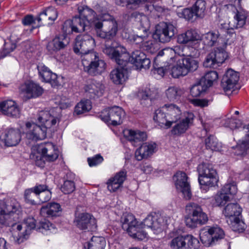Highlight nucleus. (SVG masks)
Masks as SVG:
<instances>
[{
	"mask_svg": "<svg viewBox=\"0 0 249 249\" xmlns=\"http://www.w3.org/2000/svg\"><path fill=\"white\" fill-rule=\"evenodd\" d=\"M24 223L26 225V229L23 232H17V236H15V242L19 244L26 240L31 233V231L36 229L37 231V225L36 219L33 217H29L24 220Z\"/></svg>",
	"mask_w": 249,
	"mask_h": 249,
	"instance_id": "obj_24",
	"label": "nucleus"
},
{
	"mask_svg": "<svg viewBox=\"0 0 249 249\" xmlns=\"http://www.w3.org/2000/svg\"><path fill=\"white\" fill-rule=\"evenodd\" d=\"M182 93L181 89L176 86L170 87L165 91L168 100L173 102L179 100Z\"/></svg>",
	"mask_w": 249,
	"mask_h": 249,
	"instance_id": "obj_46",
	"label": "nucleus"
},
{
	"mask_svg": "<svg viewBox=\"0 0 249 249\" xmlns=\"http://www.w3.org/2000/svg\"><path fill=\"white\" fill-rule=\"evenodd\" d=\"M242 208L237 203H229L225 208L223 213L225 216L231 219V217H238L241 214Z\"/></svg>",
	"mask_w": 249,
	"mask_h": 249,
	"instance_id": "obj_41",
	"label": "nucleus"
},
{
	"mask_svg": "<svg viewBox=\"0 0 249 249\" xmlns=\"http://www.w3.org/2000/svg\"><path fill=\"white\" fill-rule=\"evenodd\" d=\"M37 121L46 130L51 133L53 132L56 124L59 122L58 119L52 115L49 112L41 111L37 115Z\"/></svg>",
	"mask_w": 249,
	"mask_h": 249,
	"instance_id": "obj_20",
	"label": "nucleus"
},
{
	"mask_svg": "<svg viewBox=\"0 0 249 249\" xmlns=\"http://www.w3.org/2000/svg\"><path fill=\"white\" fill-rule=\"evenodd\" d=\"M142 0H115V3L119 6L125 7L127 10H134L140 6ZM149 1L151 0H143Z\"/></svg>",
	"mask_w": 249,
	"mask_h": 249,
	"instance_id": "obj_43",
	"label": "nucleus"
},
{
	"mask_svg": "<svg viewBox=\"0 0 249 249\" xmlns=\"http://www.w3.org/2000/svg\"><path fill=\"white\" fill-rule=\"evenodd\" d=\"M234 155L240 156H244L247 154V151L249 149V142L244 141L241 143L238 144L235 147L232 148Z\"/></svg>",
	"mask_w": 249,
	"mask_h": 249,
	"instance_id": "obj_60",
	"label": "nucleus"
},
{
	"mask_svg": "<svg viewBox=\"0 0 249 249\" xmlns=\"http://www.w3.org/2000/svg\"><path fill=\"white\" fill-rule=\"evenodd\" d=\"M103 51L118 65H125L129 58V53L125 52L124 48L115 41L111 42L110 45L105 44Z\"/></svg>",
	"mask_w": 249,
	"mask_h": 249,
	"instance_id": "obj_7",
	"label": "nucleus"
},
{
	"mask_svg": "<svg viewBox=\"0 0 249 249\" xmlns=\"http://www.w3.org/2000/svg\"><path fill=\"white\" fill-rule=\"evenodd\" d=\"M57 16L58 13L56 9L53 7H50L46 8L39 14L37 21L38 22L43 21L45 22H53L57 18Z\"/></svg>",
	"mask_w": 249,
	"mask_h": 249,
	"instance_id": "obj_36",
	"label": "nucleus"
},
{
	"mask_svg": "<svg viewBox=\"0 0 249 249\" xmlns=\"http://www.w3.org/2000/svg\"><path fill=\"white\" fill-rule=\"evenodd\" d=\"M95 45L94 39L89 35H79L75 38L73 51L82 56L92 51Z\"/></svg>",
	"mask_w": 249,
	"mask_h": 249,
	"instance_id": "obj_11",
	"label": "nucleus"
},
{
	"mask_svg": "<svg viewBox=\"0 0 249 249\" xmlns=\"http://www.w3.org/2000/svg\"><path fill=\"white\" fill-rule=\"evenodd\" d=\"M230 225L231 229L238 232H242L245 230V223L242 220L239 219V217H231V219L230 220Z\"/></svg>",
	"mask_w": 249,
	"mask_h": 249,
	"instance_id": "obj_57",
	"label": "nucleus"
},
{
	"mask_svg": "<svg viewBox=\"0 0 249 249\" xmlns=\"http://www.w3.org/2000/svg\"><path fill=\"white\" fill-rule=\"evenodd\" d=\"M106 246V241L101 237H92L90 241L88 243V249H104Z\"/></svg>",
	"mask_w": 249,
	"mask_h": 249,
	"instance_id": "obj_55",
	"label": "nucleus"
},
{
	"mask_svg": "<svg viewBox=\"0 0 249 249\" xmlns=\"http://www.w3.org/2000/svg\"><path fill=\"white\" fill-rule=\"evenodd\" d=\"M84 70L89 75L101 74L106 69V63L99 57L98 53L92 51L81 56Z\"/></svg>",
	"mask_w": 249,
	"mask_h": 249,
	"instance_id": "obj_4",
	"label": "nucleus"
},
{
	"mask_svg": "<svg viewBox=\"0 0 249 249\" xmlns=\"http://www.w3.org/2000/svg\"><path fill=\"white\" fill-rule=\"evenodd\" d=\"M153 119L161 127L166 129L170 127H168L167 124L168 121L167 117V112L165 110H163V106L155 111Z\"/></svg>",
	"mask_w": 249,
	"mask_h": 249,
	"instance_id": "obj_39",
	"label": "nucleus"
},
{
	"mask_svg": "<svg viewBox=\"0 0 249 249\" xmlns=\"http://www.w3.org/2000/svg\"><path fill=\"white\" fill-rule=\"evenodd\" d=\"M37 155L33 156L36 166L42 168L45 164V161L53 162L59 156V151L55 146L51 142H42L37 145Z\"/></svg>",
	"mask_w": 249,
	"mask_h": 249,
	"instance_id": "obj_2",
	"label": "nucleus"
},
{
	"mask_svg": "<svg viewBox=\"0 0 249 249\" xmlns=\"http://www.w3.org/2000/svg\"><path fill=\"white\" fill-rule=\"evenodd\" d=\"M219 34L213 32H209L202 36V40L204 44L209 47H213L218 44Z\"/></svg>",
	"mask_w": 249,
	"mask_h": 249,
	"instance_id": "obj_42",
	"label": "nucleus"
},
{
	"mask_svg": "<svg viewBox=\"0 0 249 249\" xmlns=\"http://www.w3.org/2000/svg\"><path fill=\"white\" fill-rule=\"evenodd\" d=\"M52 230H54V227L49 221L46 219L40 221L37 225V231L43 233Z\"/></svg>",
	"mask_w": 249,
	"mask_h": 249,
	"instance_id": "obj_63",
	"label": "nucleus"
},
{
	"mask_svg": "<svg viewBox=\"0 0 249 249\" xmlns=\"http://www.w3.org/2000/svg\"><path fill=\"white\" fill-rule=\"evenodd\" d=\"M69 40L65 35H59L48 42L47 49L51 53L57 52L65 48L69 43Z\"/></svg>",
	"mask_w": 249,
	"mask_h": 249,
	"instance_id": "obj_25",
	"label": "nucleus"
},
{
	"mask_svg": "<svg viewBox=\"0 0 249 249\" xmlns=\"http://www.w3.org/2000/svg\"><path fill=\"white\" fill-rule=\"evenodd\" d=\"M24 197L26 203L32 205L39 204L38 196L33 188L26 189L24 191Z\"/></svg>",
	"mask_w": 249,
	"mask_h": 249,
	"instance_id": "obj_54",
	"label": "nucleus"
},
{
	"mask_svg": "<svg viewBox=\"0 0 249 249\" xmlns=\"http://www.w3.org/2000/svg\"><path fill=\"white\" fill-rule=\"evenodd\" d=\"M118 65L119 66L111 71L109 74V78L114 84L122 85L125 83L128 78L127 64Z\"/></svg>",
	"mask_w": 249,
	"mask_h": 249,
	"instance_id": "obj_21",
	"label": "nucleus"
},
{
	"mask_svg": "<svg viewBox=\"0 0 249 249\" xmlns=\"http://www.w3.org/2000/svg\"><path fill=\"white\" fill-rule=\"evenodd\" d=\"M179 64L182 65V67L186 70L187 73L189 72L194 71L198 68V62L190 54H188L187 56L179 59Z\"/></svg>",
	"mask_w": 249,
	"mask_h": 249,
	"instance_id": "obj_37",
	"label": "nucleus"
},
{
	"mask_svg": "<svg viewBox=\"0 0 249 249\" xmlns=\"http://www.w3.org/2000/svg\"><path fill=\"white\" fill-rule=\"evenodd\" d=\"M37 68L39 75L42 78V81L50 83L53 88L57 87L60 85L57 75L53 73L48 68L44 65H40L37 66Z\"/></svg>",
	"mask_w": 249,
	"mask_h": 249,
	"instance_id": "obj_23",
	"label": "nucleus"
},
{
	"mask_svg": "<svg viewBox=\"0 0 249 249\" xmlns=\"http://www.w3.org/2000/svg\"><path fill=\"white\" fill-rule=\"evenodd\" d=\"M185 212L187 214L185 223L189 228H195L206 224L208 221L207 214L197 203L192 202L188 203L185 207Z\"/></svg>",
	"mask_w": 249,
	"mask_h": 249,
	"instance_id": "obj_1",
	"label": "nucleus"
},
{
	"mask_svg": "<svg viewBox=\"0 0 249 249\" xmlns=\"http://www.w3.org/2000/svg\"><path fill=\"white\" fill-rule=\"evenodd\" d=\"M126 178V172L121 170L116 173L115 176L111 178L107 182V188L110 192H115L123 185Z\"/></svg>",
	"mask_w": 249,
	"mask_h": 249,
	"instance_id": "obj_31",
	"label": "nucleus"
},
{
	"mask_svg": "<svg viewBox=\"0 0 249 249\" xmlns=\"http://www.w3.org/2000/svg\"><path fill=\"white\" fill-rule=\"evenodd\" d=\"M228 53L222 48L217 47L208 54L203 62L206 68H215L228 58Z\"/></svg>",
	"mask_w": 249,
	"mask_h": 249,
	"instance_id": "obj_12",
	"label": "nucleus"
},
{
	"mask_svg": "<svg viewBox=\"0 0 249 249\" xmlns=\"http://www.w3.org/2000/svg\"><path fill=\"white\" fill-rule=\"evenodd\" d=\"M73 222L81 230L92 231L96 230L97 227L96 219L88 213H81L75 215Z\"/></svg>",
	"mask_w": 249,
	"mask_h": 249,
	"instance_id": "obj_14",
	"label": "nucleus"
},
{
	"mask_svg": "<svg viewBox=\"0 0 249 249\" xmlns=\"http://www.w3.org/2000/svg\"><path fill=\"white\" fill-rule=\"evenodd\" d=\"M199 39V36L193 30H189L185 33L179 34L177 37V42L180 44H192Z\"/></svg>",
	"mask_w": 249,
	"mask_h": 249,
	"instance_id": "obj_35",
	"label": "nucleus"
},
{
	"mask_svg": "<svg viewBox=\"0 0 249 249\" xmlns=\"http://www.w3.org/2000/svg\"><path fill=\"white\" fill-rule=\"evenodd\" d=\"M145 54L140 50H136L132 52L131 55L129 54V58L126 60V64L129 62L134 64L135 67H137V64L140 63L142 60L145 58Z\"/></svg>",
	"mask_w": 249,
	"mask_h": 249,
	"instance_id": "obj_53",
	"label": "nucleus"
},
{
	"mask_svg": "<svg viewBox=\"0 0 249 249\" xmlns=\"http://www.w3.org/2000/svg\"><path fill=\"white\" fill-rule=\"evenodd\" d=\"M196 14V18H202L206 13V2L204 0H197L192 6Z\"/></svg>",
	"mask_w": 249,
	"mask_h": 249,
	"instance_id": "obj_45",
	"label": "nucleus"
},
{
	"mask_svg": "<svg viewBox=\"0 0 249 249\" xmlns=\"http://www.w3.org/2000/svg\"><path fill=\"white\" fill-rule=\"evenodd\" d=\"M78 11L79 15L84 19H86L88 23L93 19V18L96 17V12L87 6H79Z\"/></svg>",
	"mask_w": 249,
	"mask_h": 249,
	"instance_id": "obj_44",
	"label": "nucleus"
},
{
	"mask_svg": "<svg viewBox=\"0 0 249 249\" xmlns=\"http://www.w3.org/2000/svg\"><path fill=\"white\" fill-rule=\"evenodd\" d=\"M0 140L7 147L16 146L21 140V132L18 128H7L1 134Z\"/></svg>",
	"mask_w": 249,
	"mask_h": 249,
	"instance_id": "obj_16",
	"label": "nucleus"
},
{
	"mask_svg": "<svg viewBox=\"0 0 249 249\" xmlns=\"http://www.w3.org/2000/svg\"><path fill=\"white\" fill-rule=\"evenodd\" d=\"M170 52H172L170 49L165 48L160 51L154 59V66L168 67L169 61L172 59L173 55L170 56Z\"/></svg>",
	"mask_w": 249,
	"mask_h": 249,
	"instance_id": "obj_34",
	"label": "nucleus"
},
{
	"mask_svg": "<svg viewBox=\"0 0 249 249\" xmlns=\"http://www.w3.org/2000/svg\"><path fill=\"white\" fill-rule=\"evenodd\" d=\"M91 27L94 30L97 36L100 37V34L103 33V21L99 18L95 17L90 21Z\"/></svg>",
	"mask_w": 249,
	"mask_h": 249,
	"instance_id": "obj_62",
	"label": "nucleus"
},
{
	"mask_svg": "<svg viewBox=\"0 0 249 249\" xmlns=\"http://www.w3.org/2000/svg\"><path fill=\"white\" fill-rule=\"evenodd\" d=\"M188 179L186 174L180 171L177 172L173 177L177 189L182 193L183 198L186 200H189L192 197L191 186Z\"/></svg>",
	"mask_w": 249,
	"mask_h": 249,
	"instance_id": "obj_13",
	"label": "nucleus"
},
{
	"mask_svg": "<svg viewBox=\"0 0 249 249\" xmlns=\"http://www.w3.org/2000/svg\"><path fill=\"white\" fill-rule=\"evenodd\" d=\"M85 95L89 99H94L103 95L105 86L94 79L89 80L84 88Z\"/></svg>",
	"mask_w": 249,
	"mask_h": 249,
	"instance_id": "obj_18",
	"label": "nucleus"
},
{
	"mask_svg": "<svg viewBox=\"0 0 249 249\" xmlns=\"http://www.w3.org/2000/svg\"><path fill=\"white\" fill-rule=\"evenodd\" d=\"M157 151V144L155 142H144L135 151V158L138 160L147 159Z\"/></svg>",
	"mask_w": 249,
	"mask_h": 249,
	"instance_id": "obj_26",
	"label": "nucleus"
},
{
	"mask_svg": "<svg viewBox=\"0 0 249 249\" xmlns=\"http://www.w3.org/2000/svg\"><path fill=\"white\" fill-rule=\"evenodd\" d=\"M142 230L145 227L151 228L154 231L161 229V224L159 221L157 217L152 215H148L143 221L140 223Z\"/></svg>",
	"mask_w": 249,
	"mask_h": 249,
	"instance_id": "obj_38",
	"label": "nucleus"
},
{
	"mask_svg": "<svg viewBox=\"0 0 249 249\" xmlns=\"http://www.w3.org/2000/svg\"><path fill=\"white\" fill-rule=\"evenodd\" d=\"M91 108L90 101L89 100H81L75 107L74 112L80 115L88 112Z\"/></svg>",
	"mask_w": 249,
	"mask_h": 249,
	"instance_id": "obj_56",
	"label": "nucleus"
},
{
	"mask_svg": "<svg viewBox=\"0 0 249 249\" xmlns=\"http://www.w3.org/2000/svg\"><path fill=\"white\" fill-rule=\"evenodd\" d=\"M61 205L56 202H51L41 207L40 213L44 217H57L61 215Z\"/></svg>",
	"mask_w": 249,
	"mask_h": 249,
	"instance_id": "obj_32",
	"label": "nucleus"
},
{
	"mask_svg": "<svg viewBox=\"0 0 249 249\" xmlns=\"http://www.w3.org/2000/svg\"><path fill=\"white\" fill-rule=\"evenodd\" d=\"M226 6L228 9L235 14L233 18L229 21L228 26L226 27L225 31L226 39L225 44L230 45L234 42L236 37L234 29L242 28L245 25L247 16L245 14L238 11L236 7L232 4L226 5Z\"/></svg>",
	"mask_w": 249,
	"mask_h": 249,
	"instance_id": "obj_3",
	"label": "nucleus"
},
{
	"mask_svg": "<svg viewBox=\"0 0 249 249\" xmlns=\"http://www.w3.org/2000/svg\"><path fill=\"white\" fill-rule=\"evenodd\" d=\"M124 136L134 146H138L140 142L146 140L147 139L145 132L132 129L125 130L124 131Z\"/></svg>",
	"mask_w": 249,
	"mask_h": 249,
	"instance_id": "obj_28",
	"label": "nucleus"
},
{
	"mask_svg": "<svg viewBox=\"0 0 249 249\" xmlns=\"http://www.w3.org/2000/svg\"><path fill=\"white\" fill-rule=\"evenodd\" d=\"M0 209L2 212L8 213L12 215L15 214L19 215L20 212V205L18 202L15 199H10L0 202Z\"/></svg>",
	"mask_w": 249,
	"mask_h": 249,
	"instance_id": "obj_33",
	"label": "nucleus"
},
{
	"mask_svg": "<svg viewBox=\"0 0 249 249\" xmlns=\"http://www.w3.org/2000/svg\"><path fill=\"white\" fill-rule=\"evenodd\" d=\"M47 132L46 128H44L41 124V125L34 124L32 129L26 133V138L32 141L42 140L46 138Z\"/></svg>",
	"mask_w": 249,
	"mask_h": 249,
	"instance_id": "obj_30",
	"label": "nucleus"
},
{
	"mask_svg": "<svg viewBox=\"0 0 249 249\" xmlns=\"http://www.w3.org/2000/svg\"><path fill=\"white\" fill-rule=\"evenodd\" d=\"M186 249H197L199 247L198 240L192 235H186Z\"/></svg>",
	"mask_w": 249,
	"mask_h": 249,
	"instance_id": "obj_64",
	"label": "nucleus"
},
{
	"mask_svg": "<svg viewBox=\"0 0 249 249\" xmlns=\"http://www.w3.org/2000/svg\"><path fill=\"white\" fill-rule=\"evenodd\" d=\"M122 228L126 230L133 238L143 240L146 238L147 233L142 230L141 225L131 213H124L121 217Z\"/></svg>",
	"mask_w": 249,
	"mask_h": 249,
	"instance_id": "obj_6",
	"label": "nucleus"
},
{
	"mask_svg": "<svg viewBox=\"0 0 249 249\" xmlns=\"http://www.w3.org/2000/svg\"><path fill=\"white\" fill-rule=\"evenodd\" d=\"M177 15L180 18H183L187 20L193 21L196 19V14L192 8H186L177 11Z\"/></svg>",
	"mask_w": 249,
	"mask_h": 249,
	"instance_id": "obj_58",
	"label": "nucleus"
},
{
	"mask_svg": "<svg viewBox=\"0 0 249 249\" xmlns=\"http://www.w3.org/2000/svg\"><path fill=\"white\" fill-rule=\"evenodd\" d=\"M22 90L29 99L37 98L41 96L44 91L43 89L39 84L33 81L25 83L22 86Z\"/></svg>",
	"mask_w": 249,
	"mask_h": 249,
	"instance_id": "obj_29",
	"label": "nucleus"
},
{
	"mask_svg": "<svg viewBox=\"0 0 249 249\" xmlns=\"http://www.w3.org/2000/svg\"><path fill=\"white\" fill-rule=\"evenodd\" d=\"M125 112L123 109L116 106L104 109L100 115L103 121L113 126L122 124Z\"/></svg>",
	"mask_w": 249,
	"mask_h": 249,
	"instance_id": "obj_8",
	"label": "nucleus"
},
{
	"mask_svg": "<svg viewBox=\"0 0 249 249\" xmlns=\"http://www.w3.org/2000/svg\"><path fill=\"white\" fill-rule=\"evenodd\" d=\"M163 110H165L167 112L168 127H171L174 123H176L181 118V111L180 108L175 104H165L163 106Z\"/></svg>",
	"mask_w": 249,
	"mask_h": 249,
	"instance_id": "obj_27",
	"label": "nucleus"
},
{
	"mask_svg": "<svg viewBox=\"0 0 249 249\" xmlns=\"http://www.w3.org/2000/svg\"><path fill=\"white\" fill-rule=\"evenodd\" d=\"M239 79V74L232 69H229L223 75L221 86L225 91L232 90Z\"/></svg>",
	"mask_w": 249,
	"mask_h": 249,
	"instance_id": "obj_19",
	"label": "nucleus"
},
{
	"mask_svg": "<svg viewBox=\"0 0 249 249\" xmlns=\"http://www.w3.org/2000/svg\"><path fill=\"white\" fill-rule=\"evenodd\" d=\"M211 231V229L210 227H204L200 231L199 237L200 240L203 244L206 246L213 245Z\"/></svg>",
	"mask_w": 249,
	"mask_h": 249,
	"instance_id": "obj_47",
	"label": "nucleus"
},
{
	"mask_svg": "<svg viewBox=\"0 0 249 249\" xmlns=\"http://www.w3.org/2000/svg\"><path fill=\"white\" fill-rule=\"evenodd\" d=\"M195 115L192 112H186L184 113V118L179 122L175 123V125L171 130L172 135L180 136L184 134L189 128L193 124Z\"/></svg>",
	"mask_w": 249,
	"mask_h": 249,
	"instance_id": "obj_17",
	"label": "nucleus"
},
{
	"mask_svg": "<svg viewBox=\"0 0 249 249\" xmlns=\"http://www.w3.org/2000/svg\"><path fill=\"white\" fill-rule=\"evenodd\" d=\"M108 29L105 30L100 34V37L107 41L112 40L116 36L118 31V25L116 22L110 21L107 24Z\"/></svg>",
	"mask_w": 249,
	"mask_h": 249,
	"instance_id": "obj_40",
	"label": "nucleus"
},
{
	"mask_svg": "<svg viewBox=\"0 0 249 249\" xmlns=\"http://www.w3.org/2000/svg\"><path fill=\"white\" fill-rule=\"evenodd\" d=\"M177 29L170 22H160L157 26L154 38L161 43L169 42L177 33Z\"/></svg>",
	"mask_w": 249,
	"mask_h": 249,
	"instance_id": "obj_10",
	"label": "nucleus"
},
{
	"mask_svg": "<svg viewBox=\"0 0 249 249\" xmlns=\"http://www.w3.org/2000/svg\"><path fill=\"white\" fill-rule=\"evenodd\" d=\"M169 74L171 75L173 78H177L180 76H183L188 73L186 70L182 67L181 64H179V60L175 66L170 65Z\"/></svg>",
	"mask_w": 249,
	"mask_h": 249,
	"instance_id": "obj_48",
	"label": "nucleus"
},
{
	"mask_svg": "<svg viewBox=\"0 0 249 249\" xmlns=\"http://www.w3.org/2000/svg\"><path fill=\"white\" fill-rule=\"evenodd\" d=\"M71 20L75 33H80L86 30L85 28L88 23L86 19H84L79 15L75 16Z\"/></svg>",
	"mask_w": 249,
	"mask_h": 249,
	"instance_id": "obj_51",
	"label": "nucleus"
},
{
	"mask_svg": "<svg viewBox=\"0 0 249 249\" xmlns=\"http://www.w3.org/2000/svg\"><path fill=\"white\" fill-rule=\"evenodd\" d=\"M0 110L8 117L18 118L20 116V110L17 104L13 100H6L0 103Z\"/></svg>",
	"mask_w": 249,
	"mask_h": 249,
	"instance_id": "obj_22",
	"label": "nucleus"
},
{
	"mask_svg": "<svg viewBox=\"0 0 249 249\" xmlns=\"http://www.w3.org/2000/svg\"><path fill=\"white\" fill-rule=\"evenodd\" d=\"M208 89L207 86L201 81H199L194 85L190 89V94L193 97H198L203 95Z\"/></svg>",
	"mask_w": 249,
	"mask_h": 249,
	"instance_id": "obj_49",
	"label": "nucleus"
},
{
	"mask_svg": "<svg viewBox=\"0 0 249 249\" xmlns=\"http://www.w3.org/2000/svg\"><path fill=\"white\" fill-rule=\"evenodd\" d=\"M198 173V182L201 187L204 189L214 186L218 181V176L216 170L213 165L209 163L203 162L198 165L197 168Z\"/></svg>",
	"mask_w": 249,
	"mask_h": 249,
	"instance_id": "obj_5",
	"label": "nucleus"
},
{
	"mask_svg": "<svg viewBox=\"0 0 249 249\" xmlns=\"http://www.w3.org/2000/svg\"><path fill=\"white\" fill-rule=\"evenodd\" d=\"M218 78V75L216 71H208L200 79L201 83L205 84L209 88L211 87L214 82H216Z\"/></svg>",
	"mask_w": 249,
	"mask_h": 249,
	"instance_id": "obj_50",
	"label": "nucleus"
},
{
	"mask_svg": "<svg viewBox=\"0 0 249 249\" xmlns=\"http://www.w3.org/2000/svg\"><path fill=\"white\" fill-rule=\"evenodd\" d=\"M213 245L225 236V232L220 227L215 226L211 227Z\"/></svg>",
	"mask_w": 249,
	"mask_h": 249,
	"instance_id": "obj_59",
	"label": "nucleus"
},
{
	"mask_svg": "<svg viewBox=\"0 0 249 249\" xmlns=\"http://www.w3.org/2000/svg\"><path fill=\"white\" fill-rule=\"evenodd\" d=\"M186 235H178L173 238L169 243L172 249H186Z\"/></svg>",
	"mask_w": 249,
	"mask_h": 249,
	"instance_id": "obj_52",
	"label": "nucleus"
},
{
	"mask_svg": "<svg viewBox=\"0 0 249 249\" xmlns=\"http://www.w3.org/2000/svg\"><path fill=\"white\" fill-rule=\"evenodd\" d=\"M19 220V215L15 214V215L0 211V228L3 227H11V232L15 238L17 236V232L21 231L22 227L21 224H17Z\"/></svg>",
	"mask_w": 249,
	"mask_h": 249,
	"instance_id": "obj_15",
	"label": "nucleus"
},
{
	"mask_svg": "<svg viewBox=\"0 0 249 249\" xmlns=\"http://www.w3.org/2000/svg\"><path fill=\"white\" fill-rule=\"evenodd\" d=\"M205 145L207 149L217 151L220 147V144L218 142L216 138L212 135H210L205 140Z\"/></svg>",
	"mask_w": 249,
	"mask_h": 249,
	"instance_id": "obj_61",
	"label": "nucleus"
},
{
	"mask_svg": "<svg viewBox=\"0 0 249 249\" xmlns=\"http://www.w3.org/2000/svg\"><path fill=\"white\" fill-rule=\"evenodd\" d=\"M177 29L170 22H160L157 26L154 38L161 43L169 42L177 33Z\"/></svg>",
	"mask_w": 249,
	"mask_h": 249,
	"instance_id": "obj_9",
	"label": "nucleus"
}]
</instances>
